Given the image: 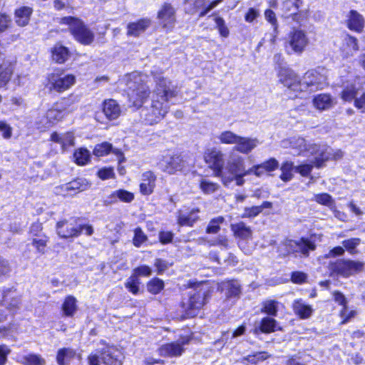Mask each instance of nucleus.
<instances>
[{
  "label": "nucleus",
  "mask_w": 365,
  "mask_h": 365,
  "mask_svg": "<svg viewBox=\"0 0 365 365\" xmlns=\"http://www.w3.org/2000/svg\"><path fill=\"white\" fill-rule=\"evenodd\" d=\"M237 134L230 130H225L217 135V139L222 144L236 145L239 138Z\"/></svg>",
  "instance_id": "40"
},
{
  "label": "nucleus",
  "mask_w": 365,
  "mask_h": 365,
  "mask_svg": "<svg viewBox=\"0 0 365 365\" xmlns=\"http://www.w3.org/2000/svg\"><path fill=\"white\" fill-rule=\"evenodd\" d=\"M262 310L267 314L275 316L278 311V302L272 299L266 300L263 303Z\"/></svg>",
  "instance_id": "51"
},
{
  "label": "nucleus",
  "mask_w": 365,
  "mask_h": 365,
  "mask_svg": "<svg viewBox=\"0 0 365 365\" xmlns=\"http://www.w3.org/2000/svg\"><path fill=\"white\" fill-rule=\"evenodd\" d=\"M261 167H262L265 171L270 172L278 168L279 163L275 158H270L269 160L261 163Z\"/></svg>",
  "instance_id": "62"
},
{
  "label": "nucleus",
  "mask_w": 365,
  "mask_h": 365,
  "mask_svg": "<svg viewBox=\"0 0 365 365\" xmlns=\"http://www.w3.org/2000/svg\"><path fill=\"white\" fill-rule=\"evenodd\" d=\"M113 198H118L120 201L124 202H130L134 199L133 193L125 190H118L113 192L111 195Z\"/></svg>",
  "instance_id": "47"
},
{
  "label": "nucleus",
  "mask_w": 365,
  "mask_h": 365,
  "mask_svg": "<svg viewBox=\"0 0 365 365\" xmlns=\"http://www.w3.org/2000/svg\"><path fill=\"white\" fill-rule=\"evenodd\" d=\"M292 308L294 314L303 319L309 318L313 313L312 306L305 304L302 299H295Z\"/></svg>",
  "instance_id": "28"
},
{
  "label": "nucleus",
  "mask_w": 365,
  "mask_h": 365,
  "mask_svg": "<svg viewBox=\"0 0 365 365\" xmlns=\"http://www.w3.org/2000/svg\"><path fill=\"white\" fill-rule=\"evenodd\" d=\"M275 326V319L269 317H264L262 319L259 329L263 333H271L274 331Z\"/></svg>",
  "instance_id": "46"
},
{
  "label": "nucleus",
  "mask_w": 365,
  "mask_h": 365,
  "mask_svg": "<svg viewBox=\"0 0 365 365\" xmlns=\"http://www.w3.org/2000/svg\"><path fill=\"white\" fill-rule=\"evenodd\" d=\"M264 18L273 26L274 31L276 33L278 28V22L275 13L269 9H266L264 11Z\"/></svg>",
  "instance_id": "59"
},
{
  "label": "nucleus",
  "mask_w": 365,
  "mask_h": 365,
  "mask_svg": "<svg viewBox=\"0 0 365 365\" xmlns=\"http://www.w3.org/2000/svg\"><path fill=\"white\" fill-rule=\"evenodd\" d=\"M56 232L61 238L77 237L83 232L87 236L93 233V228L87 224H80L75 218L64 219L56 223Z\"/></svg>",
  "instance_id": "5"
},
{
  "label": "nucleus",
  "mask_w": 365,
  "mask_h": 365,
  "mask_svg": "<svg viewBox=\"0 0 365 365\" xmlns=\"http://www.w3.org/2000/svg\"><path fill=\"white\" fill-rule=\"evenodd\" d=\"M224 217L219 216L212 219L206 229V232L210 234H215L218 232L220 229V225L224 222Z\"/></svg>",
  "instance_id": "48"
},
{
  "label": "nucleus",
  "mask_w": 365,
  "mask_h": 365,
  "mask_svg": "<svg viewBox=\"0 0 365 365\" xmlns=\"http://www.w3.org/2000/svg\"><path fill=\"white\" fill-rule=\"evenodd\" d=\"M214 20L220 36L225 38L227 37L230 31L227 26L225 25V20L220 16L215 17Z\"/></svg>",
  "instance_id": "57"
},
{
  "label": "nucleus",
  "mask_w": 365,
  "mask_h": 365,
  "mask_svg": "<svg viewBox=\"0 0 365 365\" xmlns=\"http://www.w3.org/2000/svg\"><path fill=\"white\" fill-rule=\"evenodd\" d=\"M32 9L28 6H23L16 10L15 21L19 26H26L30 20Z\"/></svg>",
  "instance_id": "33"
},
{
  "label": "nucleus",
  "mask_w": 365,
  "mask_h": 365,
  "mask_svg": "<svg viewBox=\"0 0 365 365\" xmlns=\"http://www.w3.org/2000/svg\"><path fill=\"white\" fill-rule=\"evenodd\" d=\"M123 353L114 346H108L103 349L101 357L96 355L88 356L89 365H100L102 361L106 365H122L123 359Z\"/></svg>",
  "instance_id": "8"
},
{
  "label": "nucleus",
  "mask_w": 365,
  "mask_h": 365,
  "mask_svg": "<svg viewBox=\"0 0 365 365\" xmlns=\"http://www.w3.org/2000/svg\"><path fill=\"white\" fill-rule=\"evenodd\" d=\"M317 151L318 154L315 156V165L317 168L323 166L324 163L328 160H339L343 156L341 150H336L334 151L326 145H319Z\"/></svg>",
  "instance_id": "19"
},
{
  "label": "nucleus",
  "mask_w": 365,
  "mask_h": 365,
  "mask_svg": "<svg viewBox=\"0 0 365 365\" xmlns=\"http://www.w3.org/2000/svg\"><path fill=\"white\" fill-rule=\"evenodd\" d=\"M200 188L203 193L210 195L217 191L220 188V185L208 179L202 178L200 182Z\"/></svg>",
  "instance_id": "42"
},
{
  "label": "nucleus",
  "mask_w": 365,
  "mask_h": 365,
  "mask_svg": "<svg viewBox=\"0 0 365 365\" xmlns=\"http://www.w3.org/2000/svg\"><path fill=\"white\" fill-rule=\"evenodd\" d=\"M76 351L71 348H63L58 351L56 361L58 365H68L75 356Z\"/></svg>",
  "instance_id": "35"
},
{
  "label": "nucleus",
  "mask_w": 365,
  "mask_h": 365,
  "mask_svg": "<svg viewBox=\"0 0 365 365\" xmlns=\"http://www.w3.org/2000/svg\"><path fill=\"white\" fill-rule=\"evenodd\" d=\"M53 60L58 63H64L69 56L68 49L61 44H56L51 51Z\"/></svg>",
  "instance_id": "32"
},
{
  "label": "nucleus",
  "mask_w": 365,
  "mask_h": 365,
  "mask_svg": "<svg viewBox=\"0 0 365 365\" xmlns=\"http://www.w3.org/2000/svg\"><path fill=\"white\" fill-rule=\"evenodd\" d=\"M152 273V269L147 265H142L136 267L133 270V276H135L138 279L139 277H149Z\"/></svg>",
  "instance_id": "60"
},
{
  "label": "nucleus",
  "mask_w": 365,
  "mask_h": 365,
  "mask_svg": "<svg viewBox=\"0 0 365 365\" xmlns=\"http://www.w3.org/2000/svg\"><path fill=\"white\" fill-rule=\"evenodd\" d=\"M0 132L5 139H9L12 135V128L4 121H0Z\"/></svg>",
  "instance_id": "64"
},
{
  "label": "nucleus",
  "mask_w": 365,
  "mask_h": 365,
  "mask_svg": "<svg viewBox=\"0 0 365 365\" xmlns=\"http://www.w3.org/2000/svg\"><path fill=\"white\" fill-rule=\"evenodd\" d=\"M60 24L67 25L74 38L81 43L88 45L93 42L94 38L93 32L85 26L81 19L66 16L61 19Z\"/></svg>",
  "instance_id": "6"
},
{
  "label": "nucleus",
  "mask_w": 365,
  "mask_h": 365,
  "mask_svg": "<svg viewBox=\"0 0 365 365\" xmlns=\"http://www.w3.org/2000/svg\"><path fill=\"white\" fill-rule=\"evenodd\" d=\"M47 87L50 91L62 93L69 89L76 82V77L72 74L63 75L53 73L48 75Z\"/></svg>",
  "instance_id": "12"
},
{
  "label": "nucleus",
  "mask_w": 365,
  "mask_h": 365,
  "mask_svg": "<svg viewBox=\"0 0 365 365\" xmlns=\"http://www.w3.org/2000/svg\"><path fill=\"white\" fill-rule=\"evenodd\" d=\"M159 24L166 31H170L175 26V10L170 4H164L158 12Z\"/></svg>",
  "instance_id": "16"
},
{
  "label": "nucleus",
  "mask_w": 365,
  "mask_h": 365,
  "mask_svg": "<svg viewBox=\"0 0 365 365\" xmlns=\"http://www.w3.org/2000/svg\"><path fill=\"white\" fill-rule=\"evenodd\" d=\"M339 48L344 58L351 57L359 50L358 40L349 34H344L341 37Z\"/></svg>",
  "instance_id": "18"
},
{
  "label": "nucleus",
  "mask_w": 365,
  "mask_h": 365,
  "mask_svg": "<svg viewBox=\"0 0 365 365\" xmlns=\"http://www.w3.org/2000/svg\"><path fill=\"white\" fill-rule=\"evenodd\" d=\"M311 164H302L297 165L294 168V171L299 173L303 177H307L311 173L314 165L317 167L315 165V160Z\"/></svg>",
  "instance_id": "55"
},
{
  "label": "nucleus",
  "mask_w": 365,
  "mask_h": 365,
  "mask_svg": "<svg viewBox=\"0 0 365 365\" xmlns=\"http://www.w3.org/2000/svg\"><path fill=\"white\" fill-rule=\"evenodd\" d=\"M140 279L135 276L131 275L125 282V287L130 292L137 294L139 292Z\"/></svg>",
  "instance_id": "49"
},
{
  "label": "nucleus",
  "mask_w": 365,
  "mask_h": 365,
  "mask_svg": "<svg viewBox=\"0 0 365 365\" xmlns=\"http://www.w3.org/2000/svg\"><path fill=\"white\" fill-rule=\"evenodd\" d=\"M47 242L48 237L45 235H42L33 238L31 244L38 253L43 255L45 253Z\"/></svg>",
  "instance_id": "44"
},
{
  "label": "nucleus",
  "mask_w": 365,
  "mask_h": 365,
  "mask_svg": "<svg viewBox=\"0 0 365 365\" xmlns=\"http://www.w3.org/2000/svg\"><path fill=\"white\" fill-rule=\"evenodd\" d=\"M261 213L260 207L258 206L247 207L244 209L242 217L252 218Z\"/></svg>",
  "instance_id": "61"
},
{
  "label": "nucleus",
  "mask_w": 365,
  "mask_h": 365,
  "mask_svg": "<svg viewBox=\"0 0 365 365\" xmlns=\"http://www.w3.org/2000/svg\"><path fill=\"white\" fill-rule=\"evenodd\" d=\"M361 240L359 238H351L344 240L342 245L351 254L356 252V247L360 244Z\"/></svg>",
  "instance_id": "58"
},
{
  "label": "nucleus",
  "mask_w": 365,
  "mask_h": 365,
  "mask_svg": "<svg viewBox=\"0 0 365 365\" xmlns=\"http://www.w3.org/2000/svg\"><path fill=\"white\" fill-rule=\"evenodd\" d=\"M311 361V356L304 353H299L290 356L286 361V365H307Z\"/></svg>",
  "instance_id": "39"
},
{
  "label": "nucleus",
  "mask_w": 365,
  "mask_h": 365,
  "mask_svg": "<svg viewBox=\"0 0 365 365\" xmlns=\"http://www.w3.org/2000/svg\"><path fill=\"white\" fill-rule=\"evenodd\" d=\"M88 187V183L86 180L78 178L61 185L60 189L64 195H71L73 193L86 190Z\"/></svg>",
  "instance_id": "24"
},
{
  "label": "nucleus",
  "mask_w": 365,
  "mask_h": 365,
  "mask_svg": "<svg viewBox=\"0 0 365 365\" xmlns=\"http://www.w3.org/2000/svg\"><path fill=\"white\" fill-rule=\"evenodd\" d=\"M163 287V282L158 278L153 279L147 284L148 291L153 294L159 293Z\"/></svg>",
  "instance_id": "50"
},
{
  "label": "nucleus",
  "mask_w": 365,
  "mask_h": 365,
  "mask_svg": "<svg viewBox=\"0 0 365 365\" xmlns=\"http://www.w3.org/2000/svg\"><path fill=\"white\" fill-rule=\"evenodd\" d=\"M148 237L143 232L140 227H137L134 230V237L133 239V243L136 247H140L146 240Z\"/></svg>",
  "instance_id": "52"
},
{
  "label": "nucleus",
  "mask_w": 365,
  "mask_h": 365,
  "mask_svg": "<svg viewBox=\"0 0 365 365\" xmlns=\"http://www.w3.org/2000/svg\"><path fill=\"white\" fill-rule=\"evenodd\" d=\"M283 148H291L295 150L298 155H315L318 154L317 149L319 145L307 143L304 138L299 136H294L282 141Z\"/></svg>",
  "instance_id": "9"
},
{
  "label": "nucleus",
  "mask_w": 365,
  "mask_h": 365,
  "mask_svg": "<svg viewBox=\"0 0 365 365\" xmlns=\"http://www.w3.org/2000/svg\"><path fill=\"white\" fill-rule=\"evenodd\" d=\"M364 84V79L356 78L354 83L346 86L341 93L344 101H351L354 99L355 107L362 113L365 112V92L363 88Z\"/></svg>",
  "instance_id": "7"
},
{
  "label": "nucleus",
  "mask_w": 365,
  "mask_h": 365,
  "mask_svg": "<svg viewBox=\"0 0 365 365\" xmlns=\"http://www.w3.org/2000/svg\"><path fill=\"white\" fill-rule=\"evenodd\" d=\"M299 1H300L297 0H295V1H293L292 0H285L282 5V9L284 14H289V13L291 14L296 11L299 7Z\"/></svg>",
  "instance_id": "54"
},
{
  "label": "nucleus",
  "mask_w": 365,
  "mask_h": 365,
  "mask_svg": "<svg viewBox=\"0 0 365 365\" xmlns=\"http://www.w3.org/2000/svg\"><path fill=\"white\" fill-rule=\"evenodd\" d=\"M17 361L23 365H46L45 359L35 354L18 356Z\"/></svg>",
  "instance_id": "34"
},
{
  "label": "nucleus",
  "mask_w": 365,
  "mask_h": 365,
  "mask_svg": "<svg viewBox=\"0 0 365 365\" xmlns=\"http://www.w3.org/2000/svg\"><path fill=\"white\" fill-rule=\"evenodd\" d=\"M269 355L265 351L256 352L253 354L247 355L243 358V360L252 364H257L258 361H264L269 358Z\"/></svg>",
  "instance_id": "53"
},
{
  "label": "nucleus",
  "mask_w": 365,
  "mask_h": 365,
  "mask_svg": "<svg viewBox=\"0 0 365 365\" xmlns=\"http://www.w3.org/2000/svg\"><path fill=\"white\" fill-rule=\"evenodd\" d=\"M313 200L319 204L327 206L329 209H333V206L335 204L332 197L327 193L315 195Z\"/></svg>",
  "instance_id": "45"
},
{
  "label": "nucleus",
  "mask_w": 365,
  "mask_h": 365,
  "mask_svg": "<svg viewBox=\"0 0 365 365\" xmlns=\"http://www.w3.org/2000/svg\"><path fill=\"white\" fill-rule=\"evenodd\" d=\"M209 292L207 289L200 287L197 291L190 293V299L185 308L188 317H195L202 307L207 303Z\"/></svg>",
  "instance_id": "11"
},
{
  "label": "nucleus",
  "mask_w": 365,
  "mask_h": 365,
  "mask_svg": "<svg viewBox=\"0 0 365 365\" xmlns=\"http://www.w3.org/2000/svg\"><path fill=\"white\" fill-rule=\"evenodd\" d=\"M363 268L364 263L349 259H339L331 264L333 272L344 277L355 274L361 272Z\"/></svg>",
  "instance_id": "13"
},
{
  "label": "nucleus",
  "mask_w": 365,
  "mask_h": 365,
  "mask_svg": "<svg viewBox=\"0 0 365 365\" xmlns=\"http://www.w3.org/2000/svg\"><path fill=\"white\" fill-rule=\"evenodd\" d=\"M13 73V68L10 64L0 63V87L7 84Z\"/></svg>",
  "instance_id": "41"
},
{
  "label": "nucleus",
  "mask_w": 365,
  "mask_h": 365,
  "mask_svg": "<svg viewBox=\"0 0 365 365\" xmlns=\"http://www.w3.org/2000/svg\"><path fill=\"white\" fill-rule=\"evenodd\" d=\"M150 25V20L143 19L128 25V35L138 36L143 33Z\"/></svg>",
  "instance_id": "31"
},
{
  "label": "nucleus",
  "mask_w": 365,
  "mask_h": 365,
  "mask_svg": "<svg viewBox=\"0 0 365 365\" xmlns=\"http://www.w3.org/2000/svg\"><path fill=\"white\" fill-rule=\"evenodd\" d=\"M156 175L151 171H147L143 173L141 176V182L140 184V191L144 195H149L153 193L155 187Z\"/></svg>",
  "instance_id": "25"
},
{
  "label": "nucleus",
  "mask_w": 365,
  "mask_h": 365,
  "mask_svg": "<svg viewBox=\"0 0 365 365\" xmlns=\"http://www.w3.org/2000/svg\"><path fill=\"white\" fill-rule=\"evenodd\" d=\"M312 103L316 109L325 110L332 108L336 102L329 94L320 93L314 97Z\"/></svg>",
  "instance_id": "26"
},
{
  "label": "nucleus",
  "mask_w": 365,
  "mask_h": 365,
  "mask_svg": "<svg viewBox=\"0 0 365 365\" xmlns=\"http://www.w3.org/2000/svg\"><path fill=\"white\" fill-rule=\"evenodd\" d=\"M200 210L197 208L192 209L189 212H183L180 211L178 215V222L181 226H192L198 220L197 213Z\"/></svg>",
  "instance_id": "30"
},
{
  "label": "nucleus",
  "mask_w": 365,
  "mask_h": 365,
  "mask_svg": "<svg viewBox=\"0 0 365 365\" xmlns=\"http://www.w3.org/2000/svg\"><path fill=\"white\" fill-rule=\"evenodd\" d=\"M232 230L235 237L241 239L239 242V247L246 254L250 253V250L245 247L244 240H247L252 237V232L250 227H247L243 222H239L231 226Z\"/></svg>",
  "instance_id": "22"
},
{
  "label": "nucleus",
  "mask_w": 365,
  "mask_h": 365,
  "mask_svg": "<svg viewBox=\"0 0 365 365\" xmlns=\"http://www.w3.org/2000/svg\"><path fill=\"white\" fill-rule=\"evenodd\" d=\"M91 155L89 150L86 148H78L73 153V159L78 165H85L90 160Z\"/></svg>",
  "instance_id": "37"
},
{
  "label": "nucleus",
  "mask_w": 365,
  "mask_h": 365,
  "mask_svg": "<svg viewBox=\"0 0 365 365\" xmlns=\"http://www.w3.org/2000/svg\"><path fill=\"white\" fill-rule=\"evenodd\" d=\"M248 175L245 166V158L235 152H231L227 160L221 180L223 185L228 187L233 182L237 186L244 185V178Z\"/></svg>",
  "instance_id": "4"
},
{
  "label": "nucleus",
  "mask_w": 365,
  "mask_h": 365,
  "mask_svg": "<svg viewBox=\"0 0 365 365\" xmlns=\"http://www.w3.org/2000/svg\"><path fill=\"white\" fill-rule=\"evenodd\" d=\"M278 77L280 83L287 87L294 97H302L303 94L322 88L326 83V77L317 70H309L300 78L293 70L279 67Z\"/></svg>",
  "instance_id": "2"
},
{
  "label": "nucleus",
  "mask_w": 365,
  "mask_h": 365,
  "mask_svg": "<svg viewBox=\"0 0 365 365\" xmlns=\"http://www.w3.org/2000/svg\"><path fill=\"white\" fill-rule=\"evenodd\" d=\"M228 298L237 297L240 294V286L237 281H228L222 284Z\"/></svg>",
  "instance_id": "36"
},
{
  "label": "nucleus",
  "mask_w": 365,
  "mask_h": 365,
  "mask_svg": "<svg viewBox=\"0 0 365 365\" xmlns=\"http://www.w3.org/2000/svg\"><path fill=\"white\" fill-rule=\"evenodd\" d=\"M111 144L105 142L96 145L93 149V154L96 156H103L108 154L111 150Z\"/></svg>",
  "instance_id": "56"
},
{
  "label": "nucleus",
  "mask_w": 365,
  "mask_h": 365,
  "mask_svg": "<svg viewBox=\"0 0 365 365\" xmlns=\"http://www.w3.org/2000/svg\"><path fill=\"white\" fill-rule=\"evenodd\" d=\"M309 43L307 33L300 28H292L287 36V44L292 51L301 54Z\"/></svg>",
  "instance_id": "10"
},
{
  "label": "nucleus",
  "mask_w": 365,
  "mask_h": 365,
  "mask_svg": "<svg viewBox=\"0 0 365 365\" xmlns=\"http://www.w3.org/2000/svg\"><path fill=\"white\" fill-rule=\"evenodd\" d=\"M67 113L66 108L57 104L55 108L49 109L42 118L40 123L42 128H47L58 122Z\"/></svg>",
  "instance_id": "20"
},
{
  "label": "nucleus",
  "mask_w": 365,
  "mask_h": 365,
  "mask_svg": "<svg viewBox=\"0 0 365 365\" xmlns=\"http://www.w3.org/2000/svg\"><path fill=\"white\" fill-rule=\"evenodd\" d=\"M294 168L292 162L284 163L280 168L282 172L280 179L284 182L290 181L293 178L292 171L294 170Z\"/></svg>",
  "instance_id": "43"
},
{
  "label": "nucleus",
  "mask_w": 365,
  "mask_h": 365,
  "mask_svg": "<svg viewBox=\"0 0 365 365\" xmlns=\"http://www.w3.org/2000/svg\"><path fill=\"white\" fill-rule=\"evenodd\" d=\"M103 112L106 117L111 120L118 118L120 115L121 109L115 100L108 99L104 101Z\"/></svg>",
  "instance_id": "27"
},
{
  "label": "nucleus",
  "mask_w": 365,
  "mask_h": 365,
  "mask_svg": "<svg viewBox=\"0 0 365 365\" xmlns=\"http://www.w3.org/2000/svg\"><path fill=\"white\" fill-rule=\"evenodd\" d=\"M285 246L287 249V254L301 253L304 257H307L309 251L314 250L316 247L313 242L304 238L299 241L287 240L285 242Z\"/></svg>",
  "instance_id": "17"
},
{
  "label": "nucleus",
  "mask_w": 365,
  "mask_h": 365,
  "mask_svg": "<svg viewBox=\"0 0 365 365\" xmlns=\"http://www.w3.org/2000/svg\"><path fill=\"white\" fill-rule=\"evenodd\" d=\"M74 145V137L71 133H66L63 134L61 147L63 150L69 146Z\"/></svg>",
  "instance_id": "63"
},
{
  "label": "nucleus",
  "mask_w": 365,
  "mask_h": 365,
  "mask_svg": "<svg viewBox=\"0 0 365 365\" xmlns=\"http://www.w3.org/2000/svg\"><path fill=\"white\" fill-rule=\"evenodd\" d=\"M259 144V140L256 138L240 135L236 145L233 148V150L242 154H248L257 148Z\"/></svg>",
  "instance_id": "23"
},
{
  "label": "nucleus",
  "mask_w": 365,
  "mask_h": 365,
  "mask_svg": "<svg viewBox=\"0 0 365 365\" xmlns=\"http://www.w3.org/2000/svg\"><path fill=\"white\" fill-rule=\"evenodd\" d=\"M155 88L149 106H143L140 110L141 120L147 124L153 125L161 120L168 113L172 101L178 96V86L170 80L162 76L161 73L152 72Z\"/></svg>",
  "instance_id": "1"
},
{
  "label": "nucleus",
  "mask_w": 365,
  "mask_h": 365,
  "mask_svg": "<svg viewBox=\"0 0 365 365\" xmlns=\"http://www.w3.org/2000/svg\"><path fill=\"white\" fill-rule=\"evenodd\" d=\"M76 299L73 296L67 297L63 304L62 310L64 315L67 317H72L76 311Z\"/></svg>",
  "instance_id": "38"
},
{
  "label": "nucleus",
  "mask_w": 365,
  "mask_h": 365,
  "mask_svg": "<svg viewBox=\"0 0 365 365\" xmlns=\"http://www.w3.org/2000/svg\"><path fill=\"white\" fill-rule=\"evenodd\" d=\"M147 78V76L135 71L126 74L121 80L128 88L129 101L134 107H142L150 95Z\"/></svg>",
  "instance_id": "3"
},
{
  "label": "nucleus",
  "mask_w": 365,
  "mask_h": 365,
  "mask_svg": "<svg viewBox=\"0 0 365 365\" xmlns=\"http://www.w3.org/2000/svg\"><path fill=\"white\" fill-rule=\"evenodd\" d=\"M348 28L356 32H361L364 26V20L356 11H351L347 20Z\"/></svg>",
  "instance_id": "29"
},
{
  "label": "nucleus",
  "mask_w": 365,
  "mask_h": 365,
  "mask_svg": "<svg viewBox=\"0 0 365 365\" xmlns=\"http://www.w3.org/2000/svg\"><path fill=\"white\" fill-rule=\"evenodd\" d=\"M158 166L163 172L173 175L182 171L185 168V162L178 155L167 154L159 160Z\"/></svg>",
  "instance_id": "14"
},
{
  "label": "nucleus",
  "mask_w": 365,
  "mask_h": 365,
  "mask_svg": "<svg viewBox=\"0 0 365 365\" xmlns=\"http://www.w3.org/2000/svg\"><path fill=\"white\" fill-rule=\"evenodd\" d=\"M187 341H175L163 344L158 351L160 356L163 357H178L184 352L183 345Z\"/></svg>",
  "instance_id": "21"
},
{
  "label": "nucleus",
  "mask_w": 365,
  "mask_h": 365,
  "mask_svg": "<svg viewBox=\"0 0 365 365\" xmlns=\"http://www.w3.org/2000/svg\"><path fill=\"white\" fill-rule=\"evenodd\" d=\"M205 163L213 170L214 175L222 178L225 164L224 154L215 148L208 149L204 155Z\"/></svg>",
  "instance_id": "15"
}]
</instances>
